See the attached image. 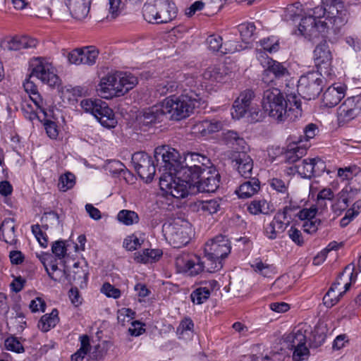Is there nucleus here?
I'll list each match as a JSON object with an SVG mask.
<instances>
[{
    "label": "nucleus",
    "mask_w": 361,
    "mask_h": 361,
    "mask_svg": "<svg viewBox=\"0 0 361 361\" xmlns=\"http://www.w3.org/2000/svg\"><path fill=\"white\" fill-rule=\"evenodd\" d=\"M175 264L178 271L188 273L191 276L199 274L205 267V261L202 262L198 257H195V259H191L188 255L177 257Z\"/></svg>",
    "instance_id": "nucleus-20"
},
{
    "label": "nucleus",
    "mask_w": 361,
    "mask_h": 361,
    "mask_svg": "<svg viewBox=\"0 0 361 361\" xmlns=\"http://www.w3.org/2000/svg\"><path fill=\"white\" fill-rule=\"evenodd\" d=\"M0 239L10 245H15L17 243L14 219L6 218L2 221L0 226Z\"/></svg>",
    "instance_id": "nucleus-28"
},
{
    "label": "nucleus",
    "mask_w": 361,
    "mask_h": 361,
    "mask_svg": "<svg viewBox=\"0 0 361 361\" xmlns=\"http://www.w3.org/2000/svg\"><path fill=\"white\" fill-rule=\"evenodd\" d=\"M99 105L97 108V112L94 114V117L99 121L104 127L111 128L115 127L117 121L115 118L114 112L107 104L102 99H98Z\"/></svg>",
    "instance_id": "nucleus-22"
},
{
    "label": "nucleus",
    "mask_w": 361,
    "mask_h": 361,
    "mask_svg": "<svg viewBox=\"0 0 361 361\" xmlns=\"http://www.w3.org/2000/svg\"><path fill=\"white\" fill-rule=\"evenodd\" d=\"M255 29L256 27L253 23H242L238 25V30L244 45L247 46V44H250Z\"/></svg>",
    "instance_id": "nucleus-48"
},
{
    "label": "nucleus",
    "mask_w": 361,
    "mask_h": 361,
    "mask_svg": "<svg viewBox=\"0 0 361 361\" xmlns=\"http://www.w3.org/2000/svg\"><path fill=\"white\" fill-rule=\"evenodd\" d=\"M164 111V109L161 107V104L145 109L136 118L140 128L146 131L152 125L162 121L165 116Z\"/></svg>",
    "instance_id": "nucleus-16"
},
{
    "label": "nucleus",
    "mask_w": 361,
    "mask_h": 361,
    "mask_svg": "<svg viewBox=\"0 0 361 361\" xmlns=\"http://www.w3.org/2000/svg\"><path fill=\"white\" fill-rule=\"evenodd\" d=\"M223 140L224 142L237 150L241 152L242 150H246L248 146L243 137H241L236 131L227 130L223 133Z\"/></svg>",
    "instance_id": "nucleus-32"
},
{
    "label": "nucleus",
    "mask_w": 361,
    "mask_h": 361,
    "mask_svg": "<svg viewBox=\"0 0 361 361\" xmlns=\"http://www.w3.org/2000/svg\"><path fill=\"white\" fill-rule=\"evenodd\" d=\"M118 81L116 97L124 95L137 84V78L133 74L126 72H118Z\"/></svg>",
    "instance_id": "nucleus-27"
},
{
    "label": "nucleus",
    "mask_w": 361,
    "mask_h": 361,
    "mask_svg": "<svg viewBox=\"0 0 361 361\" xmlns=\"http://www.w3.org/2000/svg\"><path fill=\"white\" fill-rule=\"evenodd\" d=\"M220 200L212 199L205 201H198L196 203L197 211L202 212L205 214H213L220 209Z\"/></svg>",
    "instance_id": "nucleus-42"
},
{
    "label": "nucleus",
    "mask_w": 361,
    "mask_h": 361,
    "mask_svg": "<svg viewBox=\"0 0 361 361\" xmlns=\"http://www.w3.org/2000/svg\"><path fill=\"white\" fill-rule=\"evenodd\" d=\"M355 281V276L353 274V270L350 265H348L331 287L336 292L341 289V292H343L344 294L350 288L352 282Z\"/></svg>",
    "instance_id": "nucleus-26"
},
{
    "label": "nucleus",
    "mask_w": 361,
    "mask_h": 361,
    "mask_svg": "<svg viewBox=\"0 0 361 361\" xmlns=\"http://www.w3.org/2000/svg\"><path fill=\"white\" fill-rule=\"evenodd\" d=\"M203 171L199 174L192 185L197 188L201 192H214L219 186L220 175L216 168L211 164L208 167L202 168Z\"/></svg>",
    "instance_id": "nucleus-11"
},
{
    "label": "nucleus",
    "mask_w": 361,
    "mask_h": 361,
    "mask_svg": "<svg viewBox=\"0 0 361 361\" xmlns=\"http://www.w3.org/2000/svg\"><path fill=\"white\" fill-rule=\"evenodd\" d=\"M347 87L341 83H334L325 90L322 89L320 93L319 109H332L344 98Z\"/></svg>",
    "instance_id": "nucleus-14"
},
{
    "label": "nucleus",
    "mask_w": 361,
    "mask_h": 361,
    "mask_svg": "<svg viewBox=\"0 0 361 361\" xmlns=\"http://www.w3.org/2000/svg\"><path fill=\"white\" fill-rule=\"evenodd\" d=\"M314 8H307L305 16L300 19L298 30L306 39L311 41L316 35V17Z\"/></svg>",
    "instance_id": "nucleus-21"
},
{
    "label": "nucleus",
    "mask_w": 361,
    "mask_h": 361,
    "mask_svg": "<svg viewBox=\"0 0 361 361\" xmlns=\"http://www.w3.org/2000/svg\"><path fill=\"white\" fill-rule=\"evenodd\" d=\"M231 247L228 238L220 235L207 242L204 246V257L207 262V269L209 272H214L223 267L222 259L231 252Z\"/></svg>",
    "instance_id": "nucleus-4"
},
{
    "label": "nucleus",
    "mask_w": 361,
    "mask_h": 361,
    "mask_svg": "<svg viewBox=\"0 0 361 361\" xmlns=\"http://www.w3.org/2000/svg\"><path fill=\"white\" fill-rule=\"evenodd\" d=\"M43 121L44 126L47 135L51 139H56L59 135V130L56 123L54 121L48 119L47 117L45 116Z\"/></svg>",
    "instance_id": "nucleus-60"
},
{
    "label": "nucleus",
    "mask_w": 361,
    "mask_h": 361,
    "mask_svg": "<svg viewBox=\"0 0 361 361\" xmlns=\"http://www.w3.org/2000/svg\"><path fill=\"white\" fill-rule=\"evenodd\" d=\"M254 271L264 277H271L275 273V267L272 264L264 263L261 260L257 259L251 264Z\"/></svg>",
    "instance_id": "nucleus-46"
},
{
    "label": "nucleus",
    "mask_w": 361,
    "mask_h": 361,
    "mask_svg": "<svg viewBox=\"0 0 361 361\" xmlns=\"http://www.w3.org/2000/svg\"><path fill=\"white\" fill-rule=\"evenodd\" d=\"M180 74L176 73H165L157 81L155 85V93L157 95L164 96L173 93L180 88L178 80Z\"/></svg>",
    "instance_id": "nucleus-19"
},
{
    "label": "nucleus",
    "mask_w": 361,
    "mask_h": 361,
    "mask_svg": "<svg viewBox=\"0 0 361 361\" xmlns=\"http://www.w3.org/2000/svg\"><path fill=\"white\" fill-rule=\"evenodd\" d=\"M316 125L310 123L304 129V140L302 136L294 137L290 136L287 142L288 144L285 148H283L282 156L283 160L287 164H294L300 160L306 153L308 147L307 143L310 139L314 138L315 136Z\"/></svg>",
    "instance_id": "nucleus-5"
},
{
    "label": "nucleus",
    "mask_w": 361,
    "mask_h": 361,
    "mask_svg": "<svg viewBox=\"0 0 361 361\" xmlns=\"http://www.w3.org/2000/svg\"><path fill=\"white\" fill-rule=\"evenodd\" d=\"M204 286L194 290L190 294L191 300L197 305H201L208 300L211 293L217 287L218 283L211 280L204 283Z\"/></svg>",
    "instance_id": "nucleus-23"
},
{
    "label": "nucleus",
    "mask_w": 361,
    "mask_h": 361,
    "mask_svg": "<svg viewBox=\"0 0 361 361\" xmlns=\"http://www.w3.org/2000/svg\"><path fill=\"white\" fill-rule=\"evenodd\" d=\"M99 105V103L98 102V99H82L80 102V106L84 111L91 113L92 115H94L95 112H97Z\"/></svg>",
    "instance_id": "nucleus-62"
},
{
    "label": "nucleus",
    "mask_w": 361,
    "mask_h": 361,
    "mask_svg": "<svg viewBox=\"0 0 361 361\" xmlns=\"http://www.w3.org/2000/svg\"><path fill=\"white\" fill-rule=\"evenodd\" d=\"M283 341L288 348L293 350V361H304L308 359L310 350L306 345V336L301 330L293 331L284 335Z\"/></svg>",
    "instance_id": "nucleus-9"
},
{
    "label": "nucleus",
    "mask_w": 361,
    "mask_h": 361,
    "mask_svg": "<svg viewBox=\"0 0 361 361\" xmlns=\"http://www.w3.org/2000/svg\"><path fill=\"white\" fill-rule=\"evenodd\" d=\"M72 16L77 20L85 18L90 8V0H66Z\"/></svg>",
    "instance_id": "nucleus-24"
},
{
    "label": "nucleus",
    "mask_w": 361,
    "mask_h": 361,
    "mask_svg": "<svg viewBox=\"0 0 361 361\" xmlns=\"http://www.w3.org/2000/svg\"><path fill=\"white\" fill-rule=\"evenodd\" d=\"M343 295V292H341L338 289L336 292L331 287L329 289L328 292L323 297V304L326 307H331L339 300L340 298Z\"/></svg>",
    "instance_id": "nucleus-51"
},
{
    "label": "nucleus",
    "mask_w": 361,
    "mask_h": 361,
    "mask_svg": "<svg viewBox=\"0 0 361 361\" xmlns=\"http://www.w3.org/2000/svg\"><path fill=\"white\" fill-rule=\"evenodd\" d=\"M41 221L42 223H46V228H48L47 223H49L51 226H59L61 224L60 216L59 214L54 212L51 211L49 212H45L42 216Z\"/></svg>",
    "instance_id": "nucleus-59"
},
{
    "label": "nucleus",
    "mask_w": 361,
    "mask_h": 361,
    "mask_svg": "<svg viewBox=\"0 0 361 361\" xmlns=\"http://www.w3.org/2000/svg\"><path fill=\"white\" fill-rule=\"evenodd\" d=\"M341 8L340 0H322L317 11V41L322 39L317 46V73L321 76L317 78V85L331 75L332 55L327 41L334 43L341 35V28L347 22L340 12Z\"/></svg>",
    "instance_id": "nucleus-1"
},
{
    "label": "nucleus",
    "mask_w": 361,
    "mask_h": 361,
    "mask_svg": "<svg viewBox=\"0 0 361 361\" xmlns=\"http://www.w3.org/2000/svg\"><path fill=\"white\" fill-rule=\"evenodd\" d=\"M81 64L92 66L96 63L99 56V49L94 46H87L80 48Z\"/></svg>",
    "instance_id": "nucleus-40"
},
{
    "label": "nucleus",
    "mask_w": 361,
    "mask_h": 361,
    "mask_svg": "<svg viewBox=\"0 0 361 361\" xmlns=\"http://www.w3.org/2000/svg\"><path fill=\"white\" fill-rule=\"evenodd\" d=\"M289 75L288 71L281 63L270 59L268 62V67L264 71L262 75L263 83L267 86L277 85V81L281 78L287 77Z\"/></svg>",
    "instance_id": "nucleus-18"
},
{
    "label": "nucleus",
    "mask_w": 361,
    "mask_h": 361,
    "mask_svg": "<svg viewBox=\"0 0 361 361\" xmlns=\"http://www.w3.org/2000/svg\"><path fill=\"white\" fill-rule=\"evenodd\" d=\"M158 24L167 23L176 16L177 8L169 0H158Z\"/></svg>",
    "instance_id": "nucleus-25"
},
{
    "label": "nucleus",
    "mask_w": 361,
    "mask_h": 361,
    "mask_svg": "<svg viewBox=\"0 0 361 361\" xmlns=\"http://www.w3.org/2000/svg\"><path fill=\"white\" fill-rule=\"evenodd\" d=\"M30 67L32 71L30 78L35 76L43 83L53 87L60 85L61 80L56 74L54 67L44 59L35 58L30 63Z\"/></svg>",
    "instance_id": "nucleus-8"
},
{
    "label": "nucleus",
    "mask_w": 361,
    "mask_h": 361,
    "mask_svg": "<svg viewBox=\"0 0 361 361\" xmlns=\"http://www.w3.org/2000/svg\"><path fill=\"white\" fill-rule=\"evenodd\" d=\"M75 184V176L73 173L68 172L61 176L58 184L60 190L66 192L71 189Z\"/></svg>",
    "instance_id": "nucleus-52"
},
{
    "label": "nucleus",
    "mask_w": 361,
    "mask_h": 361,
    "mask_svg": "<svg viewBox=\"0 0 361 361\" xmlns=\"http://www.w3.org/2000/svg\"><path fill=\"white\" fill-rule=\"evenodd\" d=\"M132 164L138 176L146 183H150L156 173L152 158L145 152H137L132 156Z\"/></svg>",
    "instance_id": "nucleus-10"
},
{
    "label": "nucleus",
    "mask_w": 361,
    "mask_h": 361,
    "mask_svg": "<svg viewBox=\"0 0 361 361\" xmlns=\"http://www.w3.org/2000/svg\"><path fill=\"white\" fill-rule=\"evenodd\" d=\"M247 211L253 215L268 214L270 211L269 203L264 199L252 200L247 206Z\"/></svg>",
    "instance_id": "nucleus-43"
},
{
    "label": "nucleus",
    "mask_w": 361,
    "mask_h": 361,
    "mask_svg": "<svg viewBox=\"0 0 361 361\" xmlns=\"http://www.w3.org/2000/svg\"><path fill=\"white\" fill-rule=\"evenodd\" d=\"M79 262H75L73 264V271L72 274H68L66 276L67 279L71 283H75L78 285L80 288H83L86 286L87 281L88 273L86 269H82L79 266Z\"/></svg>",
    "instance_id": "nucleus-36"
},
{
    "label": "nucleus",
    "mask_w": 361,
    "mask_h": 361,
    "mask_svg": "<svg viewBox=\"0 0 361 361\" xmlns=\"http://www.w3.org/2000/svg\"><path fill=\"white\" fill-rule=\"evenodd\" d=\"M135 255L137 262L149 263L159 259L162 255V251L159 249H145L142 252H136Z\"/></svg>",
    "instance_id": "nucleus-41"
},
{
    "label": "nucleus",
    "mask_w": 361,
    "mask_h": 361,
    "mask_svg": "<svg viewBox=\"0 0 361 361\" xmlns=\"http://www.w3.org/2000/svg\"><path fill=\"white\" fill-rule=\"evenodd\" d=\"M59 321V311L54 309L50 314H46L41 317L37 326L42 331L47 332L54 328Z\"/></svg>",
    "instance_id": "nucleus-37"
},
{
    "label": "nucleus",
    "mask_w": 361,
    "mask_h": 361,
    "mask_svg": "<svg viewBox=\"0 0 361 361\" xmlns=\"http://www.w3.org/2000/svg\"><path fill=\"white\" fill-rule=\"evenodd\" d=\"M221 128V123L215 119L204 120L197 123L194 126L195 132L201 134L202 136L218 132Z\"/></svg>",
    "instance_id": "nucleus-34"
},
{
    "label": "nucleus",
    "mask_w": 361,
    "mask_h": 361,
    "mask_svg": "<svg viewBox=\"0 0 361 361\" xmlns=\"http://www.w3.org/2000/svg\"><path fill=\"white\" fill-rule=\"evenodd\" d=\"M298 218L305 221L303 224L304 231L308 233L316 232V207L312 205L310 209H303L297 214Z\"/></svg>",
    "instance_id": "nucleus-31"
},
{
    "label": "nucleus",
    "mask_w": 361,
    "mask_h": 361,
    "mask_svg": "<svg viewBox=\"0 0 361 361\" xmlns=\"http://www.w3.org/2000/svg\"><path fill=\"white\" fill-rule=\"evenodd\" d=\"M316 159H310L309 161L304 159L302 164L295 166L298 173L305 178H311L314 177V169L316 164Z\"/></svg>",
    "instance_id": "nucleus-44"
},
{
    "label": "nucleus",
    "mask_w": 361,
    "mask_h": 361,
    "mask_svg": "<svg viewBox=\"0 0 361 361\" xmlns=\"http://www.w3.org/2000/svg\"><path fill=\"white\" fill-rule=\"evenodd\" d=\"M233 167L245 178H250L252 176L253 160L245 150L235 152L231 157Z\"/></svg>",
    "instance_id": "nucleus-17"
},
{
    "label": "nucleus",
    "mask_w": 361,
    "mask_h": 361,
    "mask_svg": "<svg viewBox=\"0 0 361 361\" xmlns=\"http://www.w3.org/2000/svg\"><path fill=\"white\" fill-rule=\"evenodd\" d=\"M334 197V192L330 188H324L317 194V213L319 207L321 208L320 213L326 207V201H331Z\"/></svg>",
    "instance_id": "nucleus-55"
},
{
    "label": "nucleus",
    "mask_w": 361,
    "mask_h": 361,
    "mask_svg": "<svg viewBox=\"0 0 361 361\" xmlns=\"http://www.w3.org/2000/svg\"><path fill=\"white\" fill-rule=\"evenodd\" d=\"M207 43L209 50L221 54L223 46V39L221 36L217 35H210L207 39Z\"/></svg>",
    "instance_id": "nucleus-56"
},
{
    "label": "nucleus",
    "mask_w": 361,
    "mask_h": 361,
    "mask_svg": "<svg viewBox=\"0 0 361 361\" xmlns=\"http://www.w3.org/2000/svg\"><path fill=\"white\" fill-rule=\"evenodd\" d=\"M80 348L71 355V361H82L90 350V337L82 335L80 337Z\"/></svg>",
    "instance_id": "nucleus-45"
},
{
    "label": "nucleus",
    "mask_w": 361,
    "mask_h": 361,
    "mask_svg": "<svg viewBox=\"0 0 361 361\" xmlns=\"http://www.w3.org/2000/svg\"><path fill=\"white\" fill-rule=\"evenodd\" d=\"M262 105L264 111L277 121H284L295 112L294 116L301 115V102L295 94H287L285 98L278 87L270 86L264 91Z\"/></svg>",
    "instance_id": "nucleus-2"
},
{
    "label": "nucleus",
    "mask_w": 361,
    "mask_h": 361,
    "mask_svg": "<svg viewBox=\"0 0 361 361\" xmlns=\"http://www.w3.org/2000/svg\"><path fill=\"white\" fill-rule=\"evenodd\" d=\"M295 209H296V208L294 207L286 206L282 212L279 211L275 214L271 222L274 224V226L277 228L278 232L282 233L286 230L290 224V220L288 219V216H289V219H291L290 213Z\"/></svg>",
    "instance_id": "nucleus-33"
},
{
    "label": "nucleus",
    "mask_w": 361,
    "mask_h": 361,
    "mask_svg": "<svg viewBox=\"0 0 361 361\" xmlns=\"http://www.w3.org/2000/svg\"><path fill=\"white\" fill-rule=\"evenodd\" d=\"M178 152L172 149L171 151L166 146H159L154 149V159L157 163L160 160L164 163L163 167L166 171H169V173L173 171L178 176V171L180 169V161H178Z\"/></svg>",
    "instance_id": "nucleus-15"
},
{
    "label": "nucleus",
    "mask_w": 361,
    "mask_h": 361,
    "mask_svg": "<svg viewBox=\"0 0 361 361\" xmlns=\"http://www.w3.org/2000/svg\"><path fill=\"white\" fill-rule=\"evenodd\" d=\"M361 173V168L357 165H350L345 168L338 169V177L342 180H349Z\"/></svg>",
    "instance_id": "nucleus-49"
},
{
    "label": "nucleus",
    "mask_w": 361,
    "mask_h": 361,
    "mask_svg": "<svg viewBox=\"0 0 361 361\" xmlns=\"http://www.w3.org/2000/svg\"><path fill=\"white\" fill-rule=\"evenodd\" d=\"M187 80V85H191L190 89H184L179 96L171 95L166 98L161 104L164 109L165 116L169 114L172 120L180 121L185 118L193 112L195 109L204 104V100L200 96V90L192 88L194 79L190 78Z\"/></svg>",
    "instance_id": "nucleus-3"
},
{
    "label": "nucleus",
    "mask_w": 361,
    "mask_h": 361,
    "mask_svg": "<svg viewBox=\"0 0 361 361\" xmlns=\"http://www.w3.org/2000/svg\"><path fill=\"white\" fill-rule=\"evenodd\" d=\"M299 6H300V3H296L288 6L285 11V20L287 21L291 20L293 22L300 20L302 18V8H300Z\"/></svg>",
    "instance_id": "nucleus-53"
},
{
    "label": "nucleus",
    "mask_w": 361,
    "mask_h": 361,
    "mask_svg": "<svg viewBox=\"0 0 361 361\" xmlns=\"http://www.w3.org/2000/svg\"><path fill=\"white\" fill-rule=\"evenodd\" d=\"M190 180L178 176L174 178L171 173H165L159 178V186L166 195L173 197L183 198L188 195V186L191 185Z\"/></svg>",
    "instance_id": "nucleus-7"
},
{
    "label": "nucleus",
    "mask_w": 361,
    "mask_h": 361,
    "mask_svg": "<svg viewBox=\"0 0 361 361\" xmlns=\"http://www.w3.org/2000/svg\"><path fill=\"white\" fill-rule=\"evenodd\" d=\"M315 84L316 78H314V72L308 71L307 73L302 75L299 79L298 89L305 93L303 89L307 88L309 90L312 87V90H314V86Z\"/></svg>",
    "instance_id": "nucleus-50"
},
{
    "label": "nucleus",
    "mask_w": 361,
    "mask_h": 361,
    "mask_svg": "<svg viewBox=\"0 0 361 361\" xmlns=\"http://www.w3.org/2000/svg\"><path fill=\"white\" fill-rule=\"evenodd\" d=\"M51 251L58 258H63L66 254L65 242L63 240H57L53 243L51 246Z\"/></svg>",
    "instance_id": "nucleus-63"
},
{
    "label": "nucleus",
    "mask_w": 361,
    "mask_h": 361,
    "mask_svg": "<svg viewBox=\"0 0 361 361\" xmlns=\"http://www.w3.org/2000/svg\"><path fill=\"white\" fill-rule=\"evenodd\" d=\"M158 0L153 3L149 2L142 7V16L146 21L150 23L158 24Z\"/></svg>",
    "instance_id": "nucleus-39"
},
{
    "label": "nucleus",
    "mask_w": 361,
    "mask_h": 361,
    "mask_svg": "<svg viewBox=\"0 0 361 361\" xmlns=\"http://www.w3.org/2000/svg\"><path fill=\"white\" fill-rule=\"evenodd\" d=\"M259 43L263 49L269 53L276 52L279 49V41L274 37L264 38Z\"/></svg>",
    "instance_id": "nucleus-57"
},
{
    "label": "nucleus",
    "mask_w": 361,
    "mask_h": 361,
    "mask_svg": "<svg viewBox=\"0 0 361 361\" xmlns=\"http://www.w3.org/2000/svg\"><path fill=\"white\" fill-rule=\"evenodd\" d=\"M118 72L108 74L101 79L99 84L101 91L103 92H109L111 95L116 96V86H118Z\"/></svg>",
    "instance_id": "nucleus-38"
},
{
    "label": "nucleus",
    "mask_w": 361,
    "mask_h": 361,
    "mask_svg": "<svg viewBox=\"0 0 361 361\" xmlns=\"http://www.w3.org/2000/svg\"><path fill=\"white\" fill-rule=\"evenodd\" d=\"M116 218L120 223L126 226L137 224L140 220L139 216L135 212L128 209L121 210Z\"/></svg>",
    "instance_id": "nucleus-47"
},
{
    "label": "nucleus",
    "mask_w": 361,
    "mask_h": 361,
    "mask_svg": "<svg viewBox=\"0 0 361 361\" xmlns=\"http://www.w3.org/2000/svg\"><path fill=\"white\" fill-rule=\"evenodd\" d=\"M210 159L206 156L196 152L188 153L181 162L180 169L178 171V176L188 178L190 183H194L198 179V176L203 171L202 168L208 167L211 165Z\"/></svg>",
    "instance_id": "nucleus-6"
},
{
    "label": "nucleus",
    "mask_w": 361,
    "mask_h": 361,
    "mask_svg": "<svg viewBox=\"0 0 361 361\" xmlns=\"http://www.w3.org/2000/svg\"><path fill=\"white\" fill-rule=\"evenodd\" d=\"M35 39L30 38L27 36H15L5 42L6 48L10 51H19L23 49H30L35 47L37 45Z\"/></svg>",
    "instance_id": "nucleus-29"
},
{
    "label": "nucleus",
    "mask_w": 361,
    "mask_h": 361,
    "mask_svg": "<svg viewBox=\"0 0 361 361\" xmlns=\"http://www.w3.org/2000/svg\"><path fill=\"white\" fill-rule=\"evenodd\" d=\"M162 228L165 235L174 247H183L190 241V236L188 232L190 228L187 225L180 226L176 222L165 223Z\"/></svg>",
    "instance_id": "nucleus-12"
},
{
    "label": "nucleus",
    "mask_w": 361,
    "mask_h": 361,
    "mask_svg": "<svg viewBox=\"0 0 361 361\" xmlns=\"http://www.w3.org/2000/svg\"><path fill=\"white\" fill-rule=\"evenodd\" d=\"M228 68L226 66H210L202 73L204 80L212 83L222 82L228 75Z\"/></svg>",
    "instance_id": "nucleus-30"
},
{
    "label": "nucleus",
    "mask_w": 361,
    "mask_h": 361,
    "mask_svg": "<svg viewBox=\"0 0 361 361\" xmlns=\"http://www.w3.org/2000/svg\"><path fill=\"white\" fill-rule=\"evenodd\" d=\"M361 113V96L349 97L338 106L336 116L339 124L346 123Z\"/></svg>",
    "instance_id": "nucleus-13"
},
{
    "label": "nucleus",
    "mask_w": 361,
    "mask_h": 361,
    "mask_svg": "<svg viewBox=\"0 0 361 361\" xmlns=\"http://www.w3.org/2000/svg\"><path fill=\"white\" fill-rule=\"evenodd\" d=\"M5 348L6 350L20 353L24 352V348L16 337L10 336L5 340Z\"/></svg>",
    "instance_id": "nucleus-58"
},
{
    "label": "nucleus",
    "mask_w": 361,
    "mask_h": 361,
    "mask_svg": "<svg viewBox=\"0 0 361 361\" xmlns=\"http://www.w3.org/2000/svg\"><path fill=\"white\" fill-rule=\"evenodd\" d=\"M143 240H140L137 236L133 235L131 236L128 237L124 240V247L128 250H135L137 247L141 246Z\"/></svg>",
    "instance_id": "nucleus-64"
},
{
    "label": "nucleus",
    "mask_w": 361,
    "mask_h": 361,
    "mask_svg": "<svg viewBox=\"0 0 361 361\" xmlns=\"http://www.w3.org/2000/svg\"><path fill=\"white\" fill-rule=\"evenodd\" d=\"M246 47V45L240 44L235 40L229 39L224 43L223 42L222 49H221V54H233L236 51H242Z\"/></svg>",
    "instance_id": "nucleus-54"
},
{
    "label": "nucleus",
    "mask_w": 361,
    "mask_h": 361,
    "mask_svg": "<svg viewBox=\"0 0 361 361\" xmlns=\"http://www.w3.org/2000/svg\"><path fill=\"white\" fill-rule=\"evenodd\" d=\"M233 108L234 111L231 113L232 116L237 119L242 118L248 111H250L248 106L237 100H235Z\"/></svg>",
    "instance_id": "nucleus-61"
},
{
    "label": "nucleus",
    "mask_w": 361,
    "mask_h": 361,
    "mask_svg": "<svg viewBox=\"0 0 361 361\" xmlns=\"http://www.w3.org/2000/svg\"><path fill=\"white\" fill-rule=\"evenodd\" d=\"M260 189V183L258 179L251 178L242 183L236 190L240 198H248L256 194Z\"/></svg>",
    "instance_id": "nucleus-35"
}]
</instances>
